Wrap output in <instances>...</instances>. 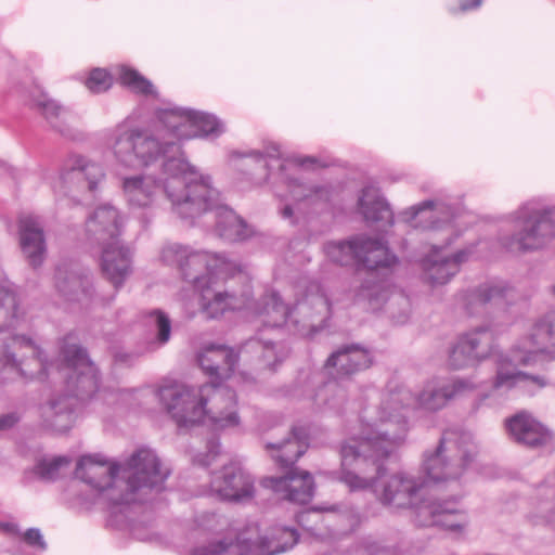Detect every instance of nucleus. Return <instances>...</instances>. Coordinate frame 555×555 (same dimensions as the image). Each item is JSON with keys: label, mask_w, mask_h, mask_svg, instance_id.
<instances>
[{"label": "nucleus", "mask_w": 555, "mask_h": 555, "mask_svg": "<svg viewBox=\"0 0 555 555\" xmlns=\"http://www.w3.org/2000/svg\"><path fill=\"white\" fill-rule=\"evenodd\" d=\"M473 457V437L456 428L446 430L438 447L431 454H424L423 487L457 480L466 470Z\"/></svg>", "instance_id": "6"}, {"label": "nucleus", "mask_w": 555, "mask_h": 555, "mask_svg": "<svg viewBox=\"0 0 555 555\" xmlns=\"http://www.w3.org/2000/svg\"><path fill=\"white\" fill-rule=\"evenodd\" d=\"M358 209L369 224H376L380 230L393 223L392 211L388 203L380 195L379 190L374 186L362 189L358 199Z\"/></svg>", "instance_id": "31"}, {"label": "nucleus", "mask_w": 555, "mask_h": 555, "mask_svg": "<svg viewBox=\"0 0 555 555\" xmlns=\"http://www.w3.org/2000/svg\"><path fill=\"white\" fill-rule=\"evenodd\" d=\"M105 173L101 165L86 156L69 155L63 164L57 180L53 184L55 193L70 194L85 191H94L104 179Z\"/></svg>", "instance_id": "12"}, {"label": "nucleus", "mask_w": 555, "mask_h": 555, "mask_svg": "<svg viewBox=\"0 0 555 555\" xmlns=\"http://www.w3.org/2000/svg\"><path fill=\"white\" fill-rule=\"evenodd\" d=\"M208 452L206 454L198 453L194 456L193 461L194 463L201 465V466H209L211 461L217 456L219 453V442L216 439H212L208 442Z\"/></svg>", "instance_id": "53"}, {"label": "nucleus", "mask_w": 555, "mask_h": 555, "mask_svg": "<svg viewBox=\"0 0 555 555\" xmlns=\"http://www.w3.org/2000/svg\"><path fill=\"white\" fill-rule=\"evenodd\" d=\"M379 297V287L375 283L365 282L354 294V302L367 300L370 306L373 307L374 301H377Z\"/></svg>", "instance_id": "52"}, {"label": "nucleus", "mask_w": 555, "mask_h": 555, "mask_svg": "<svg viewBox=\"0 0 555 555\" xmlns=\"http://www.w3.org/2000/svg\"><path fill=\"white\" fill-rule=\"evenodd\" d=\"M513 288L503 283L485 284L465 294V306L467 311L473 314L478 306L490 302L495 305L505 304L513 297Z\"/></svg>", "instance_id": "38"}, {"label": "nucleus", "mask_w": 555, "mask_h": 555, "mask_svg": "<svg viewBox=\"0 0 555 555\" xmlns=\"http://www.w3.org/2000/svg\"><path fill=\"white\" fill-rule=\"evenodd\" d=\"M119 472H122V465L112 463L102 459L99 454L82 456L76 467V477L91 488L100 491L107 492V499L111 495H120L125 492V486H121L122 480H116Z\"/></svg>", "instance_id": "16"}, {"label": "nucleus", "mask_w": 555, "mask_h": 555, "mask_svg": "<svg viewBox=\"0 0 555 555\" xmlns=\"http://www.w3.org/2000/svg\"><path fill=\"white\" fill-rule=\"evenodd\" d=\"M159 400L179 425L196 424L204 420L205 410L199 404V387L175 384L158 391Z\"/></svg>", "instance_id": "15"}, {"label": "nucleus", "mask_w": 555, "mask_h": 555, "mask_svg": "<svg viewBox=\"0 0 555 555\" xmlns=\"http://www.w3.org/2000/svg\"><path fill=\"white\" fill-rule=\"evenodd\" d=\"M122 473L127 480L121 481L125 492L120 495H111L109 499L115 505L129 504L134 502V493L141 488H158L169 475L163 469L160 461L154 451L140 449L122 464Z\"/></svg>", "instance_id": "9"}, {"label": "nucleus", "mask_w": 555, "mask_h": 555, "mask_svg": "<svg viewBox=\"0 0 555 555\" xmlns=\"http://www.w3.org/2000/svg\"><path fill=\"white\" fill-rule=\"evenodd\" d=\"M450 401L446 385L437 380L427 383L418 395V406L429 411L442 409Z\"/></svg>", "instance_id": "43"}, {"label": "nucleus", "mask_w": 555, "mask_h": 555, "mask_svg": "<svg viewBox=\"0 0 555 555\" xmlns=\"http://www.w3.org/2000/svg\"><path fill=\"white\" fill-rule=\"evenodd\" d=\"M452 243L453 240L448 237L441 243H433L427 248L424 247L418 266L421 280L429 287L435 288L450 283L474 253L473 246H469L450 254L448 248Z\"/></svg>", "instance_id": "8"}, {"label": "nucleus", "mask_w": 555, "mask_h": 555, "mask_svg": "<svg viewBox=\"0 0 555 555\" xmlns=\"http://www.w3.org/2000/svg\"><path fill=\"white\" fill-rule=\"evenodd\" d=\"M306 162H311V159H310V158H307V159H305V160L300 162V165H305V164H306Z\"/></svg>", "instance_id": "64"}, {"label": "nucleus", "mask_w": 555, "mask_h": 555, "mask_svg": "<svg viewBox=\"0 0 555 555\" xmlns=\"http://www.w3.org/2000/svg\"><path fill=\"white\" fill-rule=\"evenodd\" d=\"M199 404L216 429L235 427L240 423L236 413L235 393L229 387L205 384L199 387Z\"/></svg>", "instance_id": "14"}, {"label": "nucleus", "mask_w": 555, "mask_h": 555, "mask_svg": "<svg viewBox=\"0 0 555 555\" xmlns=\"http://www.w3.org/2000/svg\"><path fill=\"white\" fill-rule=\"evenodd\" d=\"M210 487L221 500L235 503L250 501L255 494L253 478L235 464L224 466L215 474Z\"/></svg>", "instance_id": "19"}, {"label": "nucleus", "mask_w": 555, "mask_h": 555, "mask_svg": "<svg viewBox=\"0 0 555 555\" xmlns=\"http://www.w3.org/2000/svg\"><path fill=\"white\" fill-rule=\"evenodd\" d=\"M372 358L365 348L360 345H346L334 351L326 360L325 367L335 379L349 378L352 375L369 369Z\"/></svg>", "instance_id": "24"}, {"label": "nucleus", "mask_w": 555, "mask_h": 555, "mask_svg": "<svg viewBox=\"0 0 555 555\" xmlns=\"http://www.w3.org/2000/svg\"><path fill=\"white\" fill-rule=\"evenodd\" d=\"M21 312L15 294L0 286V333L15 328L20 323ZM30 359L38 367V372L46 371L41 350L34 340L25 335H11L0 344V384L14 376L34 378L37 374L28 370L26 359Z\"/></svg>", "instance_id": "4"}, {"label": "nucleus", "mask_w": 555, "mask_h": 555, "mask_svg": "<svg viewBox=\"0 0 555 555\" xmlns=\"http://www.w3.org/2000/svg\"><path fill=\"white\" fill-rule=\"evenodd\" d=\"M423 482H424V480H423L421 483H418V492H417V495H421V492H420V490H421V489L430 488V487H436L434 483H430L429 486H425V487H423V486H422V485H423Z\"/></svg>", "instance_id": "63"}, {"label": "nucleus", "mask_w": 555, "mask_h": 555, "mask_svg": "<svg viewBox=\"0 0 555 555\" xmlns=\"http://www.w3.org/2000/svg\"><path fill=\"white\" fill-rule=\"evenodd\" d=\"M465 513L454 501L437 502L436 499L418 500V525L440 526L452 532H463L467 526Z\"/></svg>", "instance_id": "20"}, {"label": "nucleus", "mask_w": 555, "mask_h": 555, "mask_svg": "<svg viewBox=\"0 0 555 555\" xmlns=\"http://www.w3.org/2000/svg\"><path fill=\"white\" fill-rule=\"evenodd\" d=\"M114 358L115 362L125 365H132L135 360V356L133 353H128L124 351L116 352Z\"/></svg>", "instance_id": "59"}, {"label": "nucleus", "mask_w": 555, "mask_h": 555, "mask_svg": "<svg viewBox=\"0 0 555 555\" xmlns=\"http://www.w3.org/2000/svg\"><path fill=\"white\" fill-rule=\"evenodd\" d=\"M150 318L156 327V338L160 344H166L170 338L171 322L167 314L160 310H153L150 312Z\"/></svg>", "instance_id": "50"}, {"label": "nucleus", "mask_w": 555, "mask_h": 555, "mask_svg": "<svg viewBox=\"0 0 555 555\" xmlns=\"http://www.w3.org/2000/svg\"><path fill=\"white\" fill-rule=\"evenodd\" d=\"M41 417L44 426L56 433L67 431L74 422L73 399L62 396L51 399L41 406Z\"/></svg>", "instance_id": "37"}, {"label": "nucleus", "mask_w": 555, "mask_h": 555, "mask_svg": "<svg viewBox=\"0 0 555 555\" xmlns=\"http://www.w3.org/2000/svg\"><path fill=\"white\" fill-rule=\"evenodd\" d=\"M29 100L31 108L44 118L53 131L73 141L83 139V133L76 127L75 118L70 111L56 100L50 98L39 87H33L29 91Z\"/></svg>", "instance_id": "17"}, {"label": "nucleus", "mask_w": 555, "mask_h": 555, "mask_svg": "<svg viewBox=\"0 0 555 555\" xmlns=\"http://www.w3.org/2000/svg\"><path fill=\"white\" fill-rule=\"evenodd\" d=\"M450 400L469 396L478 389V384L473 377H457L446 385Z\"/></svg>", "instance_id": "48"}, {"label": "nucleus", "mask_w": 555, "mask_h": 555, "mask_svg": "<svg viewBox=\"0 0 555 555\" xmlns=\"http://www.w3.org/2000/svg\"><path fill=\"white\" fill-rule=\"evenodd\" d=\"M282 215L284 218H291L293 216V209L291 206H285L282 210Z\"/></svg>", "instance_id": "62"}, {"label": "nucleus", "mask_w": 555, "mask_h": 555, "mask_svg": "<svg viewBox=\"0 0 555 555\" xmlns=\"http://www.w3.org/2000/svg\"><path fill=\"white\" fill-rule=\"evenodd\" d=\"M288 188L291 196L295 201H304L311 198L312 196H317L320 192L323 191L322 188L315 185H307L297 180H292L288 184Z\"/></svg>", "instance_id": "51"}, {"label": "nucleus", "mask_w": 555, "mask_h": 555, "mask_svg": "<svg viewBox=\"0 0 555 555\" xmlns=\"http://www.w3.org/2000/svg\"><path fill=\"white\" fill-rule=\"evenodd\" d=\"M261 483L294 503L306 504L313 496V478L306 470L292 469L285 476L266 477Z\"/></svg>", "instance_id": "21"}, {"label": "nucleus", "mask_w": 555, "mask_h": 555, "mask_svg": "<svg viewBox=\"0 0 555 555\" xmlns=\"http://www.w3.org/2000/svg\"><path fill=\"white\" fill-rule=\"evenodd\" d=\"M70 460L66 456L40 460L35 466V474L43 481H54L61 476L63 468L68 467Z\"/></svg>", "instance_id": "46"}, {"label": "nucleus", "mask_w": 555, "mask_h": 555, "mask_svg": "<svg viewBox=\"0 0 555 555\" xmlns=\"http://www.w3.org/2000/svg\"><path fill=\"white\" fill-rule=\"evenodd\" d=\"M416 218V207L412 206L409 210L402 212L398 218V224L403 228L414 229L413 220Z\"/></svg>", "instance_id": "56"}, {"label": "nucleus", "mask_w": 555, "mask_h": 555, "mask_svg": "<svg viewBox=\"0 0 555 555\" xmlns=\"http://www.w3.org/2000/svg\"><path fill=\"white\" fill-rule=\"evenodd\" d=\"M162 257L168 264L177 267L182 278L196 288L210 282L212 275H233L235 271H241L236 262L223 255L197 251L179 244L166 246Z\"/></svg>", "instance_id": "7"}, {"label": "nucleus", "mask_w": 555, "mask_h": 555, "mask_svg": "<svg viewBox=\"0 0 555 555\" xmlns=\"http://www.w3.org/2000/svg\"><path fill=\"white\" fill-rule=\"evenodd\" d=\"M20 422L18 414L12 412L0 415V431H5L14 427Z\"/></svg>", "instance_id": "55"}, {"label": "nucleus", "mask_w": 555, "mask_h": 555, "mask_svg": "<svg viewBox=\"0 0 555 555\" xmlns=\"http://www.w3.org/2000/svg\"><path fill=\"white\" fill-rule=\"evenodd\" d=\"M101 247V272L104 279L118 291L132 274V255L129 248L122 246L119 241Z\"/></svg>", "instance_id": "23"}, {"label": "nucleus", "mask_w": 555, "mask_h": 555, "mask_svg": "<svg viewBox=\"0 0 555 555\" xmlns=\"http://www.w3.org/2000/svg\"><path fill=\"white\" fill-rule=\"evenodd\" d=\"M124 225L119 210L111 205L98 206L86 222V232L90 241L102 245L118 241Z\"/></svg>", "instance_id": "22"}, {"label": "nucleus", "mask_w": 555, "mask_h": 555, "mask_svg": "<svg viewBox=\"0 0 555 555\" xmlns=\"http://www.w3.org/2000/svg\"><path fill=\"white\" fill-rule=\"evenodd\" d=\"M61 356L66 373L68 389L77 398L85 399L99 389L100 378L96 366L89 359L87 351L75 341L73 335L63 339Z\"/></svg>", "instance_id": "10"}, {"label": "nucleus", "mask_w": 555, "mask_h": 555, "mask_svg": "<svg viewBox=\"0 0 555 555\" xmlns=\"http://www.w3.org/2000/svg\"><path fill=\"white\" fill-rule=\"evenodd\" d=\"M482 0H463L461 2V10L468 11L472 9H476L481 4Z\"/></svg>", "instance_id": "61"}, {"label": "nucleus", "mask_w": 555, "mask_h": 555, "mask_svg": "<svg viewBox=\"0 0 555 555\" xmlns=\"http://www.w3.org/2000/svg\"><path fill=\"white\" fill-rule=\"evenodd\" d=\"M331 314L326 294L319 286H313L292 310V322L299 335L311 337L326 327Z\"/></svg>", "instance_id": "13"}, {"label": "nucleus", "mask_w": 555, "mask_h": 555, "mask_svg": "<svg viewBox=\"0 0 555 555\" xmlns=\"http://www.w3.org/2000/svg\"><path fill=\"white\" fill-rule=\"evenodd\" d=\"M317 398L328 409L340 411L347 402V391L337 382L323 385L317 393Z\"/></svg>", "instance_id": "45"}, {"label": "nucleus", "mask_w": 555, "mask_h": 555, "mask_svg": "<svg viewBox=\"0 0 555 555\" xmlns=\"http://www.w3.org/2000/svg\"><path fill=\"white\" fill-rule=\"evenodd\" d=\"M520 385L529 390L539 389L546 386V380L541 376L529 375L520 371L508 356L500 354L495 360V375L491 383V389L507 391Z\"/></svg>", "instance_id": "25"}, {"label": "nucleus", "mask_w": 555, "mask_h": 555, "mask_svg": "<svg viewBox=\"0 0 555 555\" xmlns=\"http://www.w3.org/2000/svg\"><path fill=\"white\" fill-rule=\"evenodd\" d=\"M253 155L257 157V159H263V158H280V150L279 146L272 145L271 147L266 149L264 152L255 151L253 152Z\"/></svg>", "instance_id": "58"}, {"label": "nucleus", "mask_w": 555, "mask_h": 555, "mask_svg": "<svg viewBox=\"0 0 555 555\" xmlns=\"http://www.w3.org/2000/svg\"><path fill=\"white\" fill-rule=\"evenodd\" d=\"M360 245L359 266L374 270L390 267L395 262V256L389 253L383 240L360 235Z\"/></svg>", "instance_id": "40"}, {"label": "nucleus", "mask_w": 555, "mask_h": 555, "mask_svg": "<svg viewBox=\"0 0 555 555\" xmlns=\"http://www.w3.org/2000/svg\"><path fill=\"white\" fill-rule=\"evenodd\" d=\"M447 365L450 370L461 371L478 365V362L475 361L474 357L457 337L455 343L450 347Z\"/></svg>", "instance_id": "47"}, {"label": "nucleus", "mask_w": 555, "mask_h": 555, "mask_svg": "<svg viewBox=\"0 0 555 555\" xmlns=\"http://www.w3.org/2000/svg\"><path fill=\"white\" fill-rule=\"evenodd\" d=\"M513 439L527 447H539L550 440L548 431L541 423L526 413H519L507 422Z\"/></svg>", "instance_id": "35"}, {"label": "nucleus", "mask_w": 555, "mask_h": 555, "mask_svg": "<svg viewBox=\"0 0 555 555\" xmlns=\"http://www.w3.org/2000/svg\"><path fill=\"white\" fill-rule=\"evenodd\" d=\"M21 247L33 268L40 267L47 254V245L43 228L40 222L31 217L21 221Z\"/></svg>", "instance_id": "33"}, {"label": "nucleus", "mask_w": 555, "mask_h": 555, "mask_svg": "<svg viewBox=\"0 0 555 555\" xmlns=\"http://www.w3.org/2000/svg\"><path fill=\"white\" fill-rule=\"evenodd\" d=\"M165 171L170 173L165 191L173 210L181 218L194 219L210 211L215 215V231L222 240L234 243L251 236L250 227L231 208L220 203V194L210 185L208 178L197 180L193 168L183 159H168Z\"/></svg>", "instance_id": "3"}, {"label": "nucleus", "mask_w": 555, "mask_h": 555, "mask_svg": "<svg viewBox=\"0 0 555 555\" xmlns=\"http://www.w3.org/2000/svg\"><path fill=\"white\" fill-rule=\"evenodd\" d=\"M240 358L241 354L228 346L209 344L199 350L197 362L207 375L225 379L233 374Z\"/></svg>", "instance_id": "27"}, {"label": "nucleus", "mask_w": 555, "mask_h": 555, "mask_svg": "<svg viewBox=\"0 0 555 555\" xmlns=\"http://www.w3.org/2000/svg\"><path fill=\"white\" fill-rule=\"evenodd\" d=\"M240 354L246 363L273 369L286 358L287 350L283 345H275L271 338L254 337L242 345Z\"/></svg>", "instance_id": "29"}, {"label": "nucleus", "mask_w": 555, "mask_h": 555, "mask_svg": "<svg viewBox=\"0 0 555 555\" xmlns=\"http://www.w3.org/2000/svg\"><path fill=\"white\" fill-rule=\"evenodd\" d=\"M324 250L333 262L341 266L359 264L361 250L360 235L353 236L348 241L328 242L324 245Z\"/></svg>", "instance_id": "42"}, {"label": "nucleus", "mask_w": 555, "mask_h": 555, "mask_svg": "<svg viewBox=\"0 0 555 555\" xmlns=\"http://www.w3.org/2000/svg\"><path fill=\"white\" fill-rule=\"evenodd\" d=\"M454 215L452 208L441 201H425L418 204V232L436 233L449 228Z\"/></svg>", "instance_id": "36"}, {"label": "nucleus", "mask_w": 555, "mask_h": 555, "mask_svg": "<svg viewBox=\"0 0 555 555\" xmlns=\"http://www.w3.org/2000/svg\"><path fill=\"white\" fill-rule=\"evenodd\" d=\"M524 349L555 358V312L537 320L524 339Z\"/></svg>", "instance_id": "32"}, {"label": "nucleus", "mask_w": 555, "mask_h": 555, "mask_svg": "<svg viewBox=\"0 0 555 555\" xmlns=\"http://www.w3.org/2000/svg\"><path fill=\"white\" fill-rule=\"evenodd\" d=\"M23 540L30 546L38 547L39 550H46L47 543L39 529L29 528L24 532Z\"/></svg>", "instance_id": "54"}, {"label": "nucleus", "mask_w": 555, "mask_h": 555, "mask_svg": "<svg viewBox=\"0 0 555 555\" xmlns=\"http://www.w3.org/2000/svg\"><path fill=\"white\" fill-rule=\"evenodd\" d=\"M153 128L118 124L107 141L115 162L128 169H143L162 156L180 154L183 139L223 132L222 124L212 115L184 108H167L157 113Z\"/></svg>", "instance_id": "2"}, {"label": "nucleus", "mask_w": 555, "mask_h": 555, "mask_svg": "<svg viewBox=\"0 0 555 555\" xmlns=\"http://www.w3.org/2000/svg\"><path fill=\"white\" fill-rule=\"evenodd\" d=\"M164 158V163L162 166L163 178L158 181L152 175H137L131 177H126L122 180V191L127 203L130 207L133 208H149L152 207L159 197L160 191L163 190L165 194V184L168 178H170V173L165 171V164L170 158L183 159L186 164L188 162L184 157L181 156H172L168 154L167 156H162ZM168 196V195H166ZM169 201L170 198L167 197Z\"/></svg>", "instance_id": "18"}, {"label": "nucleus", "mask_w": 555, "mask_h": 555, "mask_svg": "<svg viewBox=\"0 0 555 555\" xmlns=\"http://www.w3.org/2000/svg\"><path fill=\"white\" fill-rule=\"evenodd\" d=\"M0 531L10 535H17L20 533L18 526L14 522L0 521Z\"/></svg>", "instance_id": "60"}, {"label": "nucleus", "mask_w": 555, "mask_h": 555, "mask_svg": "<svg viewBox=\"0 0 555 555\" xmlns=\"http://www.w3.org/2000/svg\"><path fill=\"white\" fill-rule=\"evenodd\" d=\"M526 519L532 527L555 529V488L540 486L530 500Z\"/></svg>", "instance_id": "34"}, {"label": "nucleus", "mask_w": 555, "mask_h": 555, "mask_svg": "<svg viewBox=\"0 0 555 555\" xmlns=\"http://www.w3.org/2000/svg\"><path fill=\"white\" fill-rule=\"evenodd\" d=\"M459 338L478 364L490 358L495 349L494 335L487 325L476 326L461 334Z\"/></svg>", "instance_id": "39"}, {"label": "nucleus", "mask_w": 555, "mask_h": 555, "mask_svg": "<svg viewBox=\"0 0 555 555\" xmlns=\"http://www.w3.org/2000/svg\"><path fill=\"white\" fill-rule=\"evenodd\" d=\"M119 81L122 86L127 87L130 91L137 94H156L152 82L142 76L139 72L130 67L121 66L119 68Z\"/></svg>", "instance_id": "44"}, {"label": "nucleus", "mask_w": 555, "mask_h": 555, "mask_svg": "<svg viewBox=\"0 0 555 555\" xmlns=\"http://www.w3.org/2000/svg\"><path fill=\"white\" fill-rule=\"evenodd\" d=\"M55 288L68 300L91 297L93 285L89 274L76 263L63 262L55 270Z\"/></svg>", "instance_id": "26"}, {"label": "nucleus", "mask_w": 555, "mask_h": 555, "mask_svg": "<svg viewBox=\"0 0 555 555\" xmlns=\"http://www.w3.org/2000/svg\"><path fill=\"white\" fill-rule=\"evenodd\" d=\"M406 411L398 395H388L375 413L364 411L358 437L340 447V481L350 491H373L383 505L393 509L411 508L416 493L413 477L395 474L386 478V462L408 434Z\"/></svg>", "instance_id": "1"}, {"label": "nucleus", "mask_w": 555, "mask_h": 555, "mask_svg": "<svg viewBox=\"0 0 555 555\" xmlns=\"http://www.w3.org/2000/svg\"><path fill=\"white\" fill-rule=\"evenodd\" d=\"M516 231L499 237L507 253L524 255L547 248L555 241V205L527 203L512 214Z\"/></svg>", "instance_id": "5"}, {"label": "nucleus", "mask_w": 555, "mask_h": 555, "mask_svg": "<svg viewBox=\"0 0 555 555\" xmlns=\"http://www.w3.org/2000/svg\"><path fill=\"white\" fill-rule=\"evenodd\" d=\"M298 541L295 529L280 528L271 537H261L257 542L210 543L194 550L193 555H274L293 547Z\"/></svg>", "instance_id": "11"}, {"label": "nucleus", "mask_w": 555, "mask_h": 555, "mask_svg": "<svg viewBox=\"0 0 555 555\" xmlns=\"http://www.w3.org/2000/svg\"><path fill=\"white\" fill-rule=\"evenodd\" d=\"M85 85L90 92L102 93L112 87L113 78L105 69L94 68L90 72Z\"/></svg>", "instance_id": "49"}, {"label": "nucleus", "mask_w": 555, "mask_h": 555, "mask_svg": "<svg viewBox=\"0 0 555 555\" xmlns=\"http://www.w3.org/2000/svg\"><path fill=\"white\" fill-rule=\"evenodd\" d=\"M489 398V393H480L470 403L468 409V414L470 416L477 415L479 410L485 405L486 401Z\"/></svg>", "instance_id": "57"}, {"label": "nucleus", "mask_w": 555, "mask_h": 555, "mask_svg": "<svg viewBox=\"0 0 555 555\" xmlns=\"http://www.w3.org/2000/svg\"><path fill=\"white\" fill-rule=\"evenodd\" d=\"M197 289L202 291V308L207 319H217L228 310H236L247 306V293L237 295L234 292L211 288L210 282Z\"/></svg>", "instance_id": "30"}, {"label": "nucleus", "mask_w": 555, "mask_h": 555, "mask_svg": "<svg viewBox=\"0 0 555 555\" xmlns=\"http://www.w3.org/2000/svg\"><path fill=\"white\" fill-rule=\"evenodd\" d=\"M271 459L282 468L293 466L308 448L304 429L293 428L280 440L267 441L264 444Z\"/></svg>", "instance_id": "28"}, {"label": "nucleus", "mask_w": 555, "mask_h": 555, "mask_svg": "<svg viewBox=\"0 0 555 555\" xmlns=\"http://www.w3.org/2000/svg\"><path fill=\"white\" fill-rule=\"evenodd\" d=\"M257 313L264 317L263 322L271 327L281 326L287 318L292 319V311L276 292L266 294L261 298Z\"/></svg>", "instance_id": "41"}]
</instances>
